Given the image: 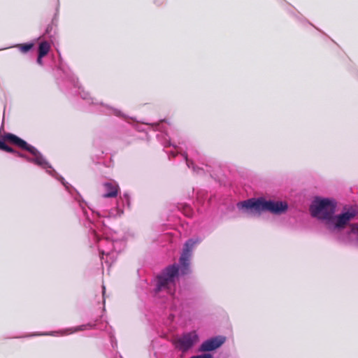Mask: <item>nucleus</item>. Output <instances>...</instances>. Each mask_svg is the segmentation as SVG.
Masks as SVG:
<instances>
[{
	"label": "nucleus",
	"mask_w": 358,
	"mask_h": 358,
	"mask_svg": "<svg viewBox=\"0 0 358 358\" xmlns=\"http://www.w3.org/2000/svg\"><path fill=\"white\" fill-rule=\"evenodd\" d=\"M335 210L336 202L329 199L316 198L310 207L312 216L324 222L331 231L343 228L357 214L354 208H350L338 216H334Z\"/></svg>",
	"instance_id": "obj_1"
},
{
	"label": "nucleus",
	"mask_w": 358,
	"mask_h": 358,
	"mask_svg": "<svg viewBox=\"0 0 358 358\" xmlns=\"http://www.w3.org/2000/svg\"><path fill=\"white\" fill-rule=\"evenodd\" d=\"M238 208L250 216L259 215L265 211L273 214H280L287 210L288 205L285 201H266L263 198L251 199L238 203Z\"/></svg>",
	"instance_id": "obj_2"
},
{
	"label": "nucleus",
	"mask_w": 358,
	"mask_h": 358,
	"mask_svg": "<svg viewBox=\"0 0 358 358\" xmlns=\"http://www.w3.org/2000/svg\"><path fill=\"white\" fill-rule=\"evenodd\" d=\"M179 266L173 264L167 267L163 273L158 276L156 292L166 291L168 294H173L176 289V279L178 278Z\"/></svg>",
	"instance_id": "obj_3"
},
{
	"label": "nucleus",
	"mask_w": 358,
	"mask_h": 358,
	"mask_svg": "<svg viewBox=\"0 0 358 358\" xmlns=\"http://www.w3.org/2000/svg\"><path fill=\"white\" fill-rule=\"evenodd\" d=\"M5 138L10 141L13 143L17 145L20 148L29 151L31 154L34 156V159H28L30 162H33L38 166H42L44 169H50L51 166L48 164L46 160L43 157L41 153L34 147L28 145L26 141L21 139L18 136L13 134H7L5 135Z\"/></svg>",
	"instance_id": "obj_4"
},
{
	"label": "nucleus",
	"mask_w": 358,
	"mask_h": 358,
	"mask_svg": "<svg viewBox=\"0 0 358 358\" xmlns=\"http://www.w3.org/2000/svg\"><path fill=\"white\" fill-rule=\"evenodd\" d=\"M199 242L200 240L196 238L195 240L189 239L185 243L183 252L180 259V266L182 267L181 271L182 274H185L188 271L192 250L193 247Z\"/></svg>",
	"instance_id": "obj_5"
},
{
	"label": "nucleus",
	"mask_w": 358,
	"mask_h": 358,
	"mask_svg": "<svg viewBox=\"0 0 358 358\" xmlns=\"http://www.w3.org/2000/svg\"><path fill=\"white\" fill-rule=\"evenodd\" d=\"M225 341V337L219 336L210 338L204 341L199 348L200 352L214 350L220 347Z\"/></svg>",
	"instance_id": "obj_6"
},
{
	"label": "nucleus",
	"mask_w": 358,
	"mask_h": 358,
	"mask_svg": "<svg viewBox=\"0 0 358 358\" xmlns=\"http://www.w3.org/2000/svg\"><path fill=\"white\" fill-rule=\"evenodd\" d=\"M199 340L195 332H191L184 335L178 341V348L182 351H187L191 348Z\"/></svg>",
	"instance_id": "obj_7"
},
{
	"label": "nucleus",
	"mask_w": 358,
	"mask_h": 358,
	"mask_svg": "<svg viewBox=\"0 0 358 358\" xmlns=\"http://www.w3.org/2000/svg\"><path fill=\"white\" fill-rule=\"evenodd\" d=\"M104 187L106 188V193L103 195V197H115L117 195L118 186L117 185L106 182L104 184Z\"/></svg>",
	"instance_id": "obj_8"
},
{
	"label": "nucleus",
	"mask_w": 358,
	"mask_h": 358,
	"mask_svg": "<svg viewBox=\"0 0 358 358\" xmlns=\"http://www.w3.org/2000/svg\"><path fill=\"white\" fill-rule=\"evenodd\" d=\"M358 241V225H352L351 230L348 234V241Z\"/></svg>",
	"instance_id": "obj_9"
},
{
	"label": "nucleus",
	"mask_w": 358,
	"mask_h": 358,
	"mask_svg": "<svg viewBox=\"0 0 358 358\" xmlns=\"http://www.w3.org/2000/svg\"><path fill=\"white\" fill-rule=\"evenodd\" d=\"M50 49V45L48 42H42L39 44L38 55H41V57H44L48 53Z\"/></svg>",
	"instance_id": "obj_10"
},
{
	"label": "nucleus",
	"mask_w": 358,
	"mask_h": 358,
	"mask_svg": "<svg viewBox=\"0 0 358 358\" xmlns=\"http://www.w3.org/2000/svg\"><path fill=\"white\" fill-rule=\"evenodd\" d=\"M34 46V44L32 43H27L24 45H20V50L22 52H27L29 50H30Z\"/></svg>",
	"instance_id": "obj_11"
},
{
	"label": "nucleus",
	"mask_w": 358,
	"mask_h": 358,
	"mask_svg": "<svg viewBox=\"0 0 358 358\" xmlns=\"http://www.w3.org/2000/svg\"><path fill=\"white\" fill-rule=\"evenodd\" d=\"M191 358H213V357L210 354H203L201 355L193 356Z\"/></svg>",
	"instance_id": "obj_12"
},
{
	"label": "nucleus",
	"mask_w": 358,
	"mask_h": 358,
	"mask_svg": "<svg viewBox=\"0 0 358 358\" xmlns=\"http://www.w3.org/2000/svg\"><path fill=\"white\" fill-rule=\"evenodd\" d=\"M6 148V144L3 141H0V149L3 150Z\"/></svg>",
	"instance_id": "obj_13"
},
{
	"label": "nucleus",
	"mask_w": 358,
	"mask_h": 358,
	"mask_svg": "<svg viewBox=\"0 0 358 358\" xmlns=\"http://www.w3.org/2000/svg\"><path fill=\"white\" fill-rule=\"evenodd\" d=\"M43 57H41V55H38V59H37V62L38 64H42L43 63V61H42V59H43Z\"/></svg>",
	"instance_id": "obj_14"
},
{
	"label": "nucleus",
	"mask_w": 358,
	"mask_h": 358,
	"mask_svg": "<svg viewBox=\"0 0 358 358\" xmlns=\"http://www.w3.org/2000/svg\"><path fill=\"white\" fill-rule=\"evenodd\" d=\"M3 150L8 152H13V149L11 148L8 147L7 145H6V148Z\"/></svg>",
	"instance_id": "obj_15"
},
{
	"label": "nucleus",
	"mask_w": 358,
	"mask_h": 358,
	"mask_svg": "<svg viewBox=\"0 0 358 358\" xmlns=\"http://www.w3.org/2000/svg\"><path fill=\"white\" fill-rule=\"evenodd\" d=\"M105 293V287H103V294H104Z\"/></svg>",
	"instance_id": "obj_16"
}]
</instances>
